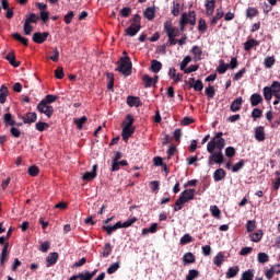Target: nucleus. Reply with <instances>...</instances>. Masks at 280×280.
<instances>
[{
    "label": "nucleus",
    "instance_id": "obj_4",
    "mask_svg": "<svg viewBox=\"0 0 280 280\" xmlns=\"http://www.w3.org/2000/svg\"><path fill=\"white\" fill-rule=\"evenodd\" d=\"M164 31L166 32V35L168 36V38H176L177 36H180V30L172 25V22L170 21H166L164 23Z\"/></svg>",
    "mask_w": 280,
    "mask_h": 280
},
{
    "label": "nucleus",
    "instance_id": "obj_53",
    "mask_svg": "<svg viewBox=\"0 0 280 280\" xmlns=\"http://www.w3.org/2000/svg\"><path fill=\"white\" fill-rule=\"evenodd\" d=\"M255 229H257V222H255V220L247 221L246 223L247 233H253Z\"/></svg>",
    "mask_w": 280,
    "mask_h": 280
},
{
    "label": "nucleus",
    "instance_id": "obj_17",
    "mask_svg": "<svg viewBox=\"0 0 280 280\" xmlns=\"http://www.w3.org/2000/svg\"><path fill=\"white\" fill-rule=\"evenodd\" d=\"M10 247V243H5L3 245L1 255H0V266H5V261H8V256L10 253L8 252V248Z\"/></svg>",
    "mask_w": 280,
    "mask_h": 280
},
{
    "label": "nucleus",
    "instance_id": "obj_19",
    "mask_svg": "<svg viewBox=\"0 0 280 280\" xmlns=\"http://www.w3.org/2000/svg\"><path fill=\"white\" fill-rule=\"evenodd\" d=\"M135 130H136V127H127V126H124L122 128V132H121V137L124 139V141H128V139L135 135Z\"/></svg>",
    "mask_w": 280,
    "mask_h": 280
},
{
    "label": "nucleus",
    "instance_id": "obj_32",
    "mask_svg": "<svg viewBox=\"0 0 280 280\" xmlns=\"http://www.w3.org/2000/svg\"><path fill=\"white\" fill-rule=\"evenodd\" d=\"M86 121H89V118H86V116H82L81 118L73 119V124H75L78 130H82Z\"/></svg>",
    "mask_w": 280,
    "mask_h": 280
},
{
    "label": "nucleus",
    "instance_id": "obj_56",
    "mask_svg": "<svg viewBox=\"0 0 280 280\" xmlns=\"http://www.w3.org/2000/svg\"><path fill=\"white\" fill-rule=\"evenodd\" d=\"M119 262H114L108 268H107V275H115V272H117V270H119Z\"/></svg>",
    "mask_w": 280,
    "mask_h": 280
},
{
    "label": "nucleus",
    "instance_id": "obj_33",
    "mask_svg": "<svg viewBox=\"0 0 280 280\" xmlns=\"http://www.w3.org/2000/svg\"><path fill=\"white\" fill-rule=\"evenodd\" d=\"M151 71L153 73H159V71H161V69H163V63H161V61L153 59L151 61V67H150Z\"/></svg>",
    "mask_w": 280,
    "mask_h": 280
},
{
    "label": "nucleus",
    "instance_id": "obj_38",
    "mask_svg": "<svg viewBox=\"0 0 280 280\" xmlns=\"http://www.w3.org/2000/svg\"><path fill=\"white\" fill-rule=\"evenodd\" d=\"M255 279V270L248 269L244 271L241 276V280H253Z\"/></svg>",
    "mask_w": 280,
    "mask_h": 280
},
{
    "label": "nucleus",
    "instance_id": "obj_27",
    "mask_svg": "<svg viewBox=\"0 0 280 280\" xmlns=\"http://www.w3.org/2000/svg\"><path fill=\"white\" fill-rule=\"evenodd\" d=\"M225 177H226V171H224V168H218L213 173V179L215 180V183H220V180H223V178Z\"/></svg>",
    "mask_w": 280,
    "mask_h": 280
},
{
    "label": "nucleus",
    "instance_id": "obj_5",
    "mask_svg": "<svg viewBox=\"0 0 280 280\" xmlns=\"http://www.w3.org/2000/svg\"><path fill=\"white\" fill-rule=\"evenodd\" d=\"M37 112L42 115H46L48 119H51L54 117V106L47 105L45 103H40L36 107Z\"/></svg>",
    "mask_w": 280,
    "mask_h": 280
},
{
    "label": "nucleus",
    "instance_id": "obj_10",
    "mask_svg": "<svg viewBox=\"0 0 280 280\" xmlns=\"http://www.w3.org/2000/svg\"><path fill=\"white\" fill-rule=\"evenodd\" d=\"M242 104H244V98L240 96L231 103L230 110L232 113H237L238 110H242Z\"/></svg>",
    "mask_w": 280,
    "mask_h": 280
},
{
    "label": "nucleus",
    "instance_id": "obj_11",
    "mask_svg": "<svg viewBox=\"0 0 280 280\" xmlns=\"http://www.w3.org/2000/svg\"><path fill=\"white\" fill-rule=\"evenodd\" d=\"M190 52L194 56V60L198 62V60H202L205 55L202 54V48L200 46H192Z\"/></svg>",
    "mask_w": 280,
    "mask_h": 280
},
{
    "label": "nucleus",
    "instance_id": "obj_30",
    "mask_svg": "<svg viewBox=\"0 0 280 280\" xmlns=\"http://www.w3.org/2000/svg\"><path fill=\"white\" fill-rule=\"evenodd\" d=\"M142 81L144 83V89H150L156 84V81H154V78L149 77L148 74L142 75Z\"/></svg>",
    "mask_w": 280,
    "mask_h": 280
},
{
    "label": "nucleus",
    "instance_id": "obj_29",
    "mask_svg": "<svg viewBox=\"0 0 280 280\" xmlns=\"http://www.w3.org/2000/svg\"><path fill=\"white\" fill-rule=\"evenodd\" d=\"M253 47H259V40L250 38L244 43L245 51H250V49H253Z\"/></svg>",
    "mask_w": 280,
    "mask_h": 280
},
{
    "label": "nucleus",
    "instance_id": "obj_54",
    "mask_svg": "<svg viewBox=\"0 0 280 280\" xmlns=\"http://www.w3.org/2000/svg\"><path fill=\"white\" fill-rule=\"evenodd\" d=\"M23 30H24L25 36H30V34H32V32H34V27L32 26V24L26 21L24 22Z\"/></svg>",
    "mask_w": 280,
    "mask_h": 280
},
{
    "label": "nucleus",
    "instance_id": "obj_52",
    "mask_svg": "<svg viewBox=\"0 0 280 280\" xmlns=\"http://www.w3.org/2000/svg\"><path fill=\"white\" fill-rule=\"evenodd\" d=\"M244 165H246V161L245 160H241L240 162H237L236 164L233 165L232 172L234 174H236V172H240V170H242L244 167Z\"/></svg>",
    "mask_w": 280,
    "mask_h": 280
},
{
    "label": "nucleus",
    "instance_id": "obj_48",
    "mask_svg": "<svg viewBox=\"0 0 280 280\" xmlns=\"http://www.w3.org/2000/svg\"><path fill=\"white\" fill-rule=\"evenodd\" d=\"M224 261V254L219 253L214 258H213V264L214 266H218L220 268V266H222Z\"/></svg>",
    "mask_w": 280,
    "mask_h": 280
},
{
    "label": "nucleus",
    "instance_id": "obj_44",
    "mask_svg": "<svg viewBox=\"0 0 280 280\" xmlns=\"http://www.w3.org/2000/svg\"><path fill=\"white\" fill-rule=\"evenodd\" d=\"M271 90V93H273V97L280 93V82L273 81L272 84L269 86Z\"/></svg>",
    "mask_w": 280,
    "mask_h": 280
},
{
    "label": "nucleus",
    "instance_id": "obj_62",
    "mask_svg": "<svg viewBox=\"0 0 280 280\" xmlns=\"http://www.w3.org/2000/svg\"><path fill=\"white\" fill-rule=\"evenodd\" d=\"M39 16L36 13H32L28 18H26V23H38Z\"/></svg>",
    "mask_w": 280,
    "mask_h": 280
},
{
    "label": "nucleus",
    "instance_id": "obj_55",
    "mask_svg": "<svg viewBox=\"0 0 280 280\" xmlns=\"http://www.w3.org/2000/svg\"><path fill=\"white\" fill-rule=\"evenodd\" d=\"M135 222H137V217H131L127 221L121 223V229H128L129 226H132V224H135Z\"/></svg>",
    "mask_w": 280,
    "mask_h": 280
},
{
    "label": "nucleus",
    "instance_id": "obj_21",
    "mask_svg": "<svg viewBox=\"0 0 280 280\" xmlns=\"http://www.w3.org/2000/svg\"><path fill=\"white\" fill-rule=\"evenodd\" d=\"M249 102L252 106H259V104L264 103V97L261 96V94L254 93L250 95Z\"/></svg>",
    "mask_w": 280,
    "mask_h": 280
},
{
    "label": "nucleus",
    "instance_id": "obj_57",
    "mask_svg": "<svg viewBox=\"0 0 280 280\" xmlns=\"http://www.w3.org/2000/svg\"><path fill=\"white\" fill-rule=\"evenodd\" d=\"M73 16H75V13L73 11H69L63 18L65 24L71 25V21H73Z\"/></svg>",
    "mask_w": 280,
    "mask_h": 280
},
{
    "label": "nucleus",
    "instance_id": "obj_46",
    "mask_svg": "<svg viewBox=\"0 0 280 280\" xmlns=\"http://www.w3.org/2000/svg\"><path fill=\"white\" fill-rule=\"evenodd\" d=\"M257 261L259 264H267V261H270V256L266 253H259L257 256Z\"/></svg>",
    "mask_w": 280,
    "mask_h": 280
},
{
    "label": "nucleus",
    "instance_id": "obj_59",
    "mask_svg": "<svg viewBox=\"0 0 280 280\" xmlns=\"http://www.w3.org/2000/svg\"><path fill=\"white\" fill-rule=\"evenodd\" d=\"M190 62H191V57L186 56L180 62V71H185L187 69V65H189Z\"/></svg>",
    "mask_w": 280,
    "mask_h": 280
},
{
    "label": "nucleus",
    "instance_id": "obj_31",
    "mask_svg": "<svg viewBox=\"0 0 280 280\" xmlns=\"http://www.w3.org/2000/svg\"><path fill=\"white\" fill-rule=\"evenodd\" d=\"M12 38H14V40H18V43H21V45H24V47H30V40L21 36L19 33H13Z\"/></svg>",
    "mask_w": 280,
    "mask_h": 280
},
{
    "label": "nucleus",
    "instance_id": "obj_25",
    "mask_svg": "<svg viewBox=\"0 0 280 280\" xmlns=\"http://www.w3.org/2000/svg\"><path fill=\"white\" fill-rule=\"evenodd\" d=\"M58 253L54 252V253H50L47 258H46V261H47V268H49L50 266H54L56 264H58Z\"/></svg>",
    "mask_w": 280,
    "mask_h": 280
},
{
    "label": "nucleus",
    "instance_id": "obj_43",
    "mask_svg": "<svg viewBox=\"0 0 280 280\" xmlns=\"http://www.w3.org/2000/svg\"><path fill=\"white\" fill-rule=\"evenodd\" d=\"M172 14L173 16H178V14H180V2L176 0L173 1Z\"/></svg>",
    "mask_w": 280,
    "mask_h": 280
},
{
    "label": "nucleus",
    "instance_id": "obj_2",
    "mask_svg": "<svg viewBox=\"0 0 280 280\" xmlns=\"http://www.w3.org/2000/svg\"><path fill=\"white\" fill-rule=\"evenodd\" d=\"M116 65L117 67L115 71H118V73H121L126 78H128V75H132V61H130L129 56L120 57Z\"/></svg>",
    "mask_w": 280,
    "mask_h": 280
},
{
    "label": "nucleus",
    "instance_id": "obj_64",
    "mask_svg": "<svg viewBox=\"0 0 280 280\" xmlns=\"http://www.w3.org/2000/svg\"><path fill=\"white\" fill-rule=\"evenodd\" d=\"M206 95H208L211 100L215 97V89L213 88V85H210L206 89Z\"/></svg>",
    "mask_w": 280,
    "mask_h": 280
},
{
    "label": "nucleus",
    "instance_id": "obj_51",
    "mask_svg": "<svg viewBox=\"0 0 280 280\" xmlns=\"http://www.w3.org/2000/svg\"><path fill=\"white\" fill-rule=\"evenodd\" d=\"M210 212L213 218H217V220H220V215L222 212L220 211V208H218V206H211Z\"/></svg>",
    "mask_w": 280,
    "mask_h": 280
},
{
    "label": "nucleus",
    "instance_id": "obj_23",
    "mask_svg": "<svg viewBox=\"0 0 280 280\" xmlns=\"http://www.w3.org/2000/svg\"><path fill=\"white\" fill-rule=\"evenodd\" d=\"M8 95H10L8 86L2 84L0 88V104H5V102H8Z\"/></svg>",
    "mask_w": 280,
    "mask_h": 280
},
{
    "label": "nucleus",
    "instance_id": "obj_7",
    "mask_svg": "<svg viewBox=\"0 0 280 280\" xmlns=\"http://www.w3.org/2000/svg\"><path fill=\"white\" fill-rule=\"evenodd\" d=\"M179 23L180 25H187L188 23L196 25V11H189L188 14L183 13Z\"/></svg>",
    "mask_w": 280,
    "mask_h": 280
},
{
    "label": "nucleus",
    "instance_id": "obj_60",
    "mask_svg": "<svg viewBox=\"0 0 280 280\" xmlns=\"http://www.w3.org/2000/svg\"><path fill=\"white\" fill-rule=\"evenodd\" d=\"M261 115H264V112L259 108H254L252 112V118L254 119V121H256V119L261 118Z\"/></svg>",
    "mask_w": 280,
    "mask_h": 280
},
{
    "label": "nucleus",
    "instance_id": "obj_6",
    "mask_svg": "<svg viewBox=\"0 0 280 280\" xmlns=\"http://www.w3.org/2000/svg\"><path fill=\"white\" fill-rule=\"evenodd\" d=\"M213 163H217L218 165H222L224 163V154L222 151H213L210 153L208 159V165H213Z\"/></svg>",
    "mask_w": 280,
    "mask_h": 280
},
{
    "label": "nucleus",
    "instance_id": "obj_61",
    "mask_svg": "<svg viewBox=\"0 0 280 280\" xmlns=\"http://www.w3.org/2000/svg\"><path fill=\"white\" fill-rule=\"evenodd\" d=\"M55 78H57V80H62V78H65V69L62 67H58L55 70Z\"/></svg>",
    "mask_w": 280,
    "mask_h": 280
},
{
    "label": "nucleus",
    "instance_id": "obj_3",
    "mask_svg": "<svg viewBox=\"0 0 280 280\" xmlns=\"http://www.w3.org/2000/svg\"><path fill=\"white\" fill-rule=\"evenodd\" d=\"M196 197V189H185L180 192L178 199L175 201V205H185L189 200H194Z\"/></svg>",
    "mask_w": 280,
    "mask_h": 280
},
{
    "label": "nucleus",
    "instance_id": "obj_13",
    "mask_svg": "<svg viewBox=\"0 0 280 280\" xmlns=\"http://www.w3.org/2000/svg\"><path fill=\"white\" fill-rule=\"evenodd\" d=\"M5 60L11 65V67H21V61H16V55L14 54V50H11L7 56Z\"/></svg>",
    "mask_w": 280,
    "mask_h": 280
},
{
    "label": "nucleus",
    "instance_id": "obj_63",
    "mask_svg": "<svg viewBox=\"0 0 280 280\" xmlns=\"http://www.w3.org/2000/svg\"><path fill=\"white\" fill-rule=\"evenodd\" d=\"M40 170H38V166L36 165H32L31 167H28V174L30 176H38Z\"/></svg>",
    "mask_w": 280,
    "mask_h": 280
},
{
    "label": "nucleus",
    "instance_id": "obj_49",
    "mask_svg": "<svg viewBox=\"0 0 280 280\" xmlns=\"http://www.w3.org/2000/svg\"><path fill=\"white\" fill-rule=\"evenodd\" d=\"M124 125L128 128H135V116H132V114H128L126 116V122H124Z\"/></svg>",
    "mask_w": 280,
    "mask_h": 280
},
{
    "label": "nucleus",
    "instance_id": "obj_24",
    "mask_svg": "<svg viewBox=\"0 0 280 280\" xmlns=\"http://www.w3.org/2000/svg\"><path fill=\"white\" fill-rule=\"evenodd\" d=\"M255 139L256 141H266V132L264 131V127L258 126L255 128Z\"/></svg>",
    "mask_w": 280,
    "mask_h": 280
},
{
    "label": "nucleus",
    "instance_id": "obj_35",
    "mask_svg": "<svg viewBox=\"0 0 280 280\" xmlns=\"http://www.w3.org/2000/svg\"><path fill=\"white\" fill-rule=\"evenodd\" d=\"M262 95H264V98L266 100V102H270V100H272V97H275V94L269 86H265L262 89Z\"/></svg>",
    "mask_w": 280,
    "mask_h": 280
},
{
    "label": "nucleus",
    "instance_id": "obj_36",
    "mask_svg": "<svg viewBox=\"0 0 280 280\" xmlns=\"http://www.w3.org/2000/svg\"><path fill=\"white\" fill-rule=\"evenodd\" d=\"M275 62H277V59H275V56H268L264 59V65L266 69H272L275 67Z\"/></svg>",
    "mask_w": 280,
    "mask_h": 280
},
{
    "label": "nucleus",
    "instance_id": "obj_42",
    "mask_svg": "<svg viewBox=\"0 0 280 280\" xmlns=\"http://www.w3.org/2000/svg\"><path fill=\"white\" fill-rule=\"evenodd\" d=\"M257 14H259V10H257L256 8H247L246 10V16L247 19H255V16H257Z\"/></svg>",
    "mask_w": 280,
    "mask_h": 280
},
{
    "label": "nucleus",
    "instance_id": "obj_45",
    "mask_svg": "<svg viewBox=\"0 0 280 280\" xmlns=\"http://www.w3.org/2000/svg\"><path fill=\"white\" fill-rule=\"evenodd\" d=\"M229 70V63H224V60H220L219 67L217 68L218 73L221 75Z\"/></svg>",
    "mask_w": 280,
    "mask_h": 280
},
{
    "label": "nucleus",
    "instance_id": "obj_9",
    "mask_svg": "<svg viewBox=\"0 0 280 280\" xmlns=\"http://www.w3.org/2000/svg\"><path fill=\"white\" fill-rule=\"evenodd\" d=\"M127 104L130 106V108L136 107L139 108L140 106H143V103H141V98L139 96H127Z\"/></svg>",
    "mask_w": 280,
    "mask_h": 280
},
{
    "label": "nucleus",
    "instance_id": "obj_39",
    "mask_svg": "<svg viewBox=\"0 0 280 280\" xmlns=\"http://www.w3.org/2000/svg\"><path fill=\"white\" fill-rule=\"evenodd\" d=\"M261 237H264V231L261 230L250 234V240L255 243L261 242Z\"/></svg>",
    "mask_w": 280,
    "mask_h": 280
},
{
    "label": "nucleus",
    "instance_id": "obj_16",
    "mask_svg": "<svg viewBox=\"0 0 280 280\" xmlns=\"http://www.w3.org/2000/svg\"><path fill=\"white\" fill-rule=\"evenodd\" d=\"M97 177V164H94L91 172H85L82 176L83 180H93Z\"/></svg>",
    "mask_w": 280,
    "mask_h": 280
},
{
    "label": "nucleus",
    "instance_id": "obj_58",
    "mask_svg": "<svg viewBox=\"0 0 280 280\" xmlns=\"http://www.w3.org/2000/svg\"><path fill=\"white\" fill-rule=\"evenodd\" d=\"M190 242H194V237H191L190 234H185L180 241L179 244H182V246H185V244H190Z\"/></svg>",
    "mask_w": 280,
    "mask_h": 280
},
{
    "label": "nucleus",
    "instance_id": "obj_14",
    "mask_svg": "<svg viewBox=\"0 0 280 280\" xmlns=\"http://www.w3.org/2000/svg\"><path fill=\"white\" fill-rule=\"evenodd\" d=\"M141 31V24H130L129 27L126 28L127 36H137Z\"/></svg>",
    "mask_w": 280,
    "mask_h": 280
},
{
    "label": "nucleus",
    "instance_id": "obj_20",
    "mask_svg": "<svg viewBox=\"0 0 280 280\" xmlns=\"http://www.w3.org/2000/svg\"><path fill=\"white\" fill-rule=\"evenodd\" d=\"M117 229H121V221H118L116 224L114 225H104L102 228L103 231H105V233H107V235H113V233H115V231H117Z\"/></svg>",
    "mask_w": 280,
    "mask_h": 280
},
{
    "label": "nucleus",
    "instance_id": "obj_50",
    "mask_svg": "<svg viewBox=\"0 0 280 280\" xmlns=\"http://www.w3.org/2000/svg\"><path fill=\"white\" fill-rule=\"evenodd\" d=\"M35 128H36V130H38V132H45V130H47V128H49V124L38 121V122H36Z\"/></svg>",
    "mask_w": 280,
    "mask_h": 280
},
{
    "label": "nucleus",
    "instance_id": "obj_12",
    "mask_svg": "<svg viewBox=\"0 0 280 280\" xmlns=\"http://www.w3.org/2000/svg\"><path fill=\"white\" fill-rule=\"evenodd\" d=\"M95 275H97V269L93 270L92 272L91 271L79 272L74 277H77V279L79 280H91L93 279V277H95Z\"/></svg>",
    "mask_w": 280,
    "mask_h": 280
},
{
    "label": "nucleus",
    "instance_id": "obj_47",
    "mask_svg": "<svg viewBox=\"0 0 280 280\" xmlns=\"http://www.w3.org/2000/svg\"><path fill=\"white\" fill-rule=\"evenodd\" d=\"M144 16L148 19V21H154V8H147L144 11Z\"/></svg>",
    "mask_w": 280,
    "mask_h": 280
},
{
    "label": "nucleus",
    "instance_id": "obj_26",
    "mask_svg": "<svg viewBox=\"0 0 280 280\" xmlns=\"http://www.w3.org/2000/svg\"><path fill=\"white\" fill-rule=\"evenodd\" d=\"M240 275V266L230 267L225 273L226 279H233Z\"/></svg>",
    "mask_w": 280,
    "mask_h": 280
},
{
    "label": "nucleus",
    "instance_id": "obj_15",
    "mask_svg": "<svg viewBox=\"0 0 280 280\" xmlns=\"http://www.w3.org/2000/svg\"><path fill=\"white\" fill-rule=\"evenodd\" d=\"M224 18V11L222 8H218L215 11V15L210 19V25L215 26L218 25V21Z\"/></svg>",
    "mask_w": 280,
    "mask_h": 280
},
{
    "label": "nucleus",
    "instance_id": "obj_22",
    "mask_svg": "<svg viewBox=\"0 0 280 280\" xmlns=\"http://www.w3.org/2000/svg\"><path fill=\"white\" fill-rule=\"evenodd\" d=\"M206 16H211L215 12V0H207L206 2Z\"/></svg>",
    "mask_w": 280,
    "mask_h": 280
},
{
    "label": "nucleus",
    "instance_id": "obj_34",
    "mask_svg": "<svg viewBox=\"0 0 280 280\" xmlns=\"http://www.w3.org/2000/svg\"><path fill=\"white\" fill-rule=\"evenodd\" d=\"M184 264H196V256L194 253L188 252L183 256Z\"/></svg>",
    "mask_w": 280,
    "mask_h": 280
},
{
    "label": "nucleus",
    "instance_id": "obj_41",
    "mask_svg": "<svg viewBox=\"0 0 280 280\" xmlns=\"http://www.w3.org/2000/svg\"><path fill=\"white\" fill-rule=\"evenodd\" d=\"M198 277H200V271H198L196 269H190L188 271V275L186 276V280L198 279Z\"/></svg>",
    "mask_w": 280,
    "mask_h": 280
},
{
    "label": "nucleus",
    "instance_id": "obj_1",
    "mask_svg": "<svg viewBox=\"0 0 280 280\" xmlns=\"http://www.w3.org/2000/svg\"><path fill=\"white\" fill-rule=\"evenodd\" d=\"M223 137H224V133L222 131H219L208 142L207 152H209V154H213L215 150H218L219 152H222V150H224V147L226 145V140Z\"/></svg>",
    "mask_w": 280,
    "mask_h": 280
},
{
    "label": "nucleus",
    "instance_id": "obj_37",
    "mask_svg": "<svg viewBox=\"0 0 280 280\" xmlns=\"http://www.w3.org/2000/svg\"><path fill=\"white\" fill-rule=\"evenodd\" d=\"M56 100H58V95H54V94H48L46 95L40 103L42 104H47L49 106V104H54V102H56Z\"/></svg>",
    "mask_w": 280,
    "mask_h": 280
},
{
    "label": "nucleus",
    "instance_id": "obj_28",
    "mask_svg": "<svg viewBox=\"0 0 280 280\" xmlns=\"http://www.w3.org/2000/svg\"><path fill=\"white\" fill-rule=\"evenodd\" d=\"M3 124L4 126H11L14 127L16 126V120L14 119V117L12 116V114L7 113L3 116Z\"/></svg>",
    "mask_w": 280,
    "mask_h": 280
},
{
    "label": "nucleus",
    "instance_id": "obj_8",
    "mask_svg": "<svg viewBox=\"0 0 280 280\" xmlns=\"http://www.w3.org/2000/svg\"><path fill=\"white\" fill-rule=\"evenodd\" d=\"M49 37V32H36L33 34V43H36L37 45H43L45 40Z\"/></svg>",
    "mask_w": 280,
    "mask_h": 280
},
{
    "label": "nucleus",
    "instance_id": "obj_18",
    "mask_svg": "<svg viewBox=\"0 0 280 280\" xmlns=\"http://www.w3.org/2000/svg\"><path fill=\"white\" fill-rule=\"evenodd\" d=\"M36 119H38V116L35 112L26 113L25 116H22L23 124H35Z\"/></svg>",
    "mask_w": 280,
    "mask_h": 280
},
{
    "label": "nucleus",
    "instance_id": "obj_40",
    "mask_svg": "<svg viewBox=\"0 0 280 280\" xmlns=\"http://www.w3.org/2000/svg\"><path fill=\"white\" fill-rule=\"evenodd\" d=\"M110 253H113V246L110 245V243H105L102 252V257H109Z\"/></svg>",
    "mask_w": 280,
    "mask_h": 280
}]
</instances>
